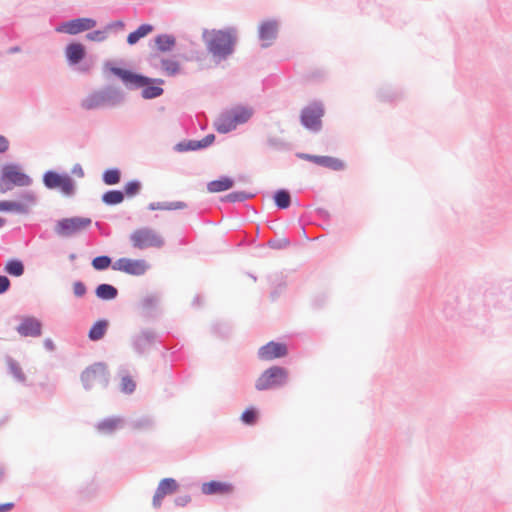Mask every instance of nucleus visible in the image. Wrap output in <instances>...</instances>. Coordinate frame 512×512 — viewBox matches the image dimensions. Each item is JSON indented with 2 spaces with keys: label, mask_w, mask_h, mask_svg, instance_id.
Listing matches in <instances>:
<instances>
[{
  "label": "nucleus",
  "mask_w": 512,
  "mask_h": 512,
  "mask_svg": "<svg viewBox=\"0 0 512 512\" xmlns=\"http://www.w3.org/2000/svg\"><path fill=\"white\" fill-rule=\"evenodd\" d=\"M105 66L128 90L142 89L141 96L145 100L156 99L164 94L161 86L165 81L161 78H151L131 69L117 67L111 62H107Z\"/></svg>",
  "instance_id": "obj_1"
},
{
  "label": "nucleus",
  "mask_w": 512,
  "mask_h": 512,
  "mask_svg": "<svg viewBox=\"0 0 512 512\" xmlns=\"http://www.w3.org/2000/svg\"><path fill=\"white\" fill-rule=\"evenodd\" d=\"M203 40L209 53L220 59H226L235 51L237 30L234 27L213 29L211 32L205 30Z\"/></svg>",
  "instance_id": "obj_2"
},
{
  "label": "nucleus",
  "mask_w": 512,
  "mask_h": 512,
  "mask_svg": "<svg viewBox=\"0 0 512 512\" xmlns=\"http://www.w3.org/2000/svg\"><path fill=\"white\" fill-rule=\"evenodd\" d=\"M125 93L122 89L113 85H107L87 95L81 101V107L85 110H96L100 108H114L122 105L125 101Z\"/></svg>",
  "instance_id": "obj_3"
},
{
  "label": "nucleus",
  "mask_w": 512,
  "mask_h": 512,
  "mask_svg": "<svg viewBox=\"0 0 512 512\" xmlns=\"http://www.w3.org/2000/svg\"><path fill=\"white\" fill-rule=\"evenodd\" d=\"M80 381L85 391H90L98 384L106 389L110 382V372L105 362H95L87 366L80 374Z\"/></svg>",
  "instance_id": "obj_4"
},
{
  "label": "nucleus",
  "mask_w": 512,
  "mask_h": 512,
  "mask_svg": "<svg viewBox=\"0 0 512 512\" xmlns=\"http://www.w3.org/2000/svg\"><path fill=\"white\" fill-rule=\"evenodd\" d=\"M288 370L282 366H271L264 370L255 381L257 391H267L285 386L288 382Z\"/></svg>",
  "instance_id": "obj_5"
},
{
  "label": "nucleus",
  "mask_w": 512,
  "mask_h": 512,
  "mask_svg": "<svg viewBox=\"0 0 512 512\" xmlns=\"http://www.w3.org/2000/svg\"><path fill=\"white\" fill-rule=\"evenodd\" d=\"M253 114L254 110L252 107L236 105L222 114V123L218 126L217 130L220 133H228L238 125L247 123Z\"/></svg>",
  "instance_id": "obj_6"
},
{
  "label": "nucleus",
  "mask_w": 512,
  "mask_h": 512,
  "mask_svg": "<svg viewBox=\"0 0 512 512\" xmlns=\"http://www.w3.org/2000/svg\"><path fill=\"white\" fill-rule=\"evenodd\" d=\"M43 185L49 190L58 189L64 196L72 197L76 193V182L67 173L48 170L42 176Z\"/></svg>",
  "instance_id": "obj_7"
},
{
  "label": "nucleus",
  "mask_w": 512,
  "mask_h": 512,
  "mask_svg": "<svg viewBox=\"0 0 512 512\" xmlns=\"http://www.w3.org/2000/svg\"><path fill=\"white\" fill-rule=\"evenodd\" d=\"M325 108L321 101L315 100L303 107L300 112L301 125L312 133H319L322 130V118Z\"/></svg>",
  "instance_id": "obj_8"
},
{
  "label": "nucleus",
  "mask_w": 512,
  "mask_h": 512,
  "mask_svg": "<svg viewBox=\"0 0 512 512\" xmlns=\"http://www.w3.org/2000/svg\"><path fill=\"white\" fill-rule=\"evenodd\" d=\"M0 181L3 183L1 192H7L13 186L26 187L32 184V178L23 172L19 165L9 163L5 164L1 169Z\"/></svg>",
  "instance_id": "obj_9"
},
{
  "label": "nucleus",
  "mask_w": 512,
  "mask_h": 512,
  "mask_svg": "<svg viewBox=\"0 0 512 512\" xmlns=\"http://www.w3.org/2000/svg\"><path fill=\"white\" fill-rule=\"evenodd\" d=\"M131 245L139 250L147 248H162L165 244L163 237L150 227L136 229L130 234Z\"/></svg>",
  "instance_id": "obj_10"
},
{
  "label": "nucleus",
  "mask_w": 512,
  "mask_h": 512,
  "mask_svg": "<svg viewBox=\"0 0 512 512\" xmlns=\"http://www.w3.org/2000/svg\"><path fill=\"white\" fill-rule=\"evenodd\" d=\"M92 223L88 217H68L56 221L54 232L61 238H70L88 228Z\"/></svg>",
  "instance_id": "obj_11"
},
{
  "label": "nucleus",
  "mask_w": 512,
  "mask_h": 512,
  "mask_svg": "<svg viewBox=\"0 0 512 512\" xmlns=\"http://www.w3.org/2000/svg\"><path fill=\"white\" fill-rule=\"evenodd\" d=\"M136 309L145 321H154L163 314L161 308V295L150 293L142 297L136 304Z\"/></svg>",
  "instance_id": "obj_12"
},
{
  "label": "nucleus",
  "mask_w": 512,
  "mask_h": 512,
  "mask_svg": "<svg viewBox=\"0 0 512 512\" xmlns=\"http://www.w3.org/2000/svg\"><path fill=\"white\" fill-rule=\"evenodd\" d=\"M158 335L151 328H141L130 337L131 348L137 356H144L150 347L157 342Z\"/></svg>",
  "instance_id": "obj_13"
},
{
  "label": "nucleus",
  "mask_w": 512,
  "mask_h": 512,
  "mask_svg": "<svg viewBox=\"0 0 512 512\" xmlns=\"http://www.w3.org/2000/svg\"><path fill=\"white\" fill-rule=\"evenodd\" d=\"M150 268V264L145 259L126 257L119 258L112 265L113 270L121 271L132 276H143Z\"/></svg>",
  "instance_id": "obj_14"
},
{
  "label": "nucleus",
  "mask_w": 512,
  "mask_h": 512,
  "mask_svg": "<svg viewBox=\"0 0 512 512\" xmlns=\"http://www.w3.org/2000/svg\"><path fill=\"white\" fill-rule=\"evenodd\" d=\"M97 22L93 18L82 17L61 22L55 28L58 33L76 35L85 31H89L96 26Z\"/></svg>",
  "instance_id": "obj_15"
},
{
  "label": "nucleus",
  "mask_w": 512,
  "mask_h": 512,
  "mask_svg": "<svg viewBox=\"0 0 512 512\" xmlns=\"http://www.w3.org/2000/svg\"><path fill=\"white\" fill-rule=\"evenodd\" d=\"M288 355V346L282 342L270 341L261 346L257 351V357L261 361H272L286 357Z\"/></svg>",
  "instance_id": "obj_16"
},
{
  "label": "nucleus",
  "mask_w": 512,
  "mask_h": 512,
  "mask_svg": "<svg viewBox=\"0 0 512 512\" xmlns=\"http://www.w3.org/2000/svg\"><path fill=\"white\" fill-rule=\"evenodd\" d=\"M216 137L214 134L210 133L206 135L201 140H183L175 144L173 147L174 151L178 153L190 152V151H200L208 148L215 141Z\"/></svg>",
  "instance_id": "obj_17"
},
{
  "label": "nucleus",
  "mask_w": 512,
  "mask_h": 512,
  "mask_svg": "<svg viewBox=\"0 0 512 512\" xmlns=\"http://www.w3.org/2000/svg\"><path fill=\"white\" fill-rule=\"evenodd\" d=\"M278 36V22L274 19L263 21L258 28V37L261 46L267 48L273 44Z\"/></svg>",
  "instance_id": "obj_18"
},
{
  "label": "nucleus",
  "mask_w": 512,
  "mask_h": 512,
  "mask_svg": "<svg viewBox=\"0 0 512 512\" xmlns=\"http://www.w3.org/2000/svg\"><path fill=\"white\" fill-rule=\"evenodd\" d=\"M16 331L22 337L37 338L42 335V323L36 317L25 316L21 323L16 327Z\"/></svg>",
  "instance_id": "obj_19"
},
{
  "label": "nucleus",
  "mask_w": 512,
  "mask_h": 512,
  "mask_svg": "<svg viewBox=\"0 0 512 512\" xmlns=\"http://www.w3.org/2000/svg\"><path fill=\"white\" fill-rule=\"evenodd\" d=\"M234 486L229 482L212 480L205 482L201 486V492L204 495H228L233 493Z\"/></svg>",
  "instance_id": "obj_20"
},
{
  "label": "nucleus",
  "mask_w": 512,
  "mask_h": 512,
  "mask_svg": "<svg viewBox=\"0 0 512 512\" xmlns=\"http://www.w3.org/2000/svg\"><path fill=\"white\" fill-rule=\"evenodd\" d=\"M86 53V47L80 42H70L65 48V56L70 66L80 64Z\"/></svg>",
  "instance_id": "obj_21"
},
{
  "label": "nucleus",
  "mask_w": 512,
  "mask_h": 512,
  "mask_svg": "<svg viewBox=\"0 0 512 512\" xmlns=\"http://www.w3.org/2000/svg\"><path fill=\"white\" fill-rule=\"evenodd\" d=\"M123 426V418L117 416H111L104 418L97 422L96 429L99 433L104 435H110L122 428Z\"/></svg>",
  "instance_id": "obj_22"
},
{
  "label": "nucleus",
  "mask_w": 512,
  "mask_h": 512,
  "mask_svg": "<svg viewBox=\"0 0 512 512\" xmlns=\"http://www.w3.org/2000/svg\"><path fill=\"white\" fill-rule=\"evenodd\" d=\"M118 376L121 378L120 391L124 394L130 395L136 390V382L129 374L127 365H120L117 371Z\"/></svg>",
  "instance_id": "obj_23"
},
{
  "label": "nucleus",
  "mask_w": 512,
  "mask_h": 512,
  "mask_svg": "<svg viewBox=\"0 0 512 512\" xmlns=\"http://www.w3.org/2000/svg\"><path fill=\"white\" fill-rule=\"evenodd\" d=\"M314 164L332 171H342L345 169V163L341 159L332 156L316 155Z\"/></svg>",
  "instance_id": "obj_24"
},
{
  "label": "nucleus",
  "mask_w": 512,
  "mask_h": 512,
  "mask_svg": "<svg viewBox=\"0 0 512 512\" xmlns=\"http://www.w3.org/2000/svg\"><path fill=\"white\" fill-rule=\"evenodd\" d=\"M235 184L233 178L229 176H220L207 184V190L210 193H219L231 189Z\"/></svg>",
  "instance_id": "obj_25"
},
{
  "label": "nucleus",
  "mask_w": 512,
  "mask_h": 512,
  "mask_svg": "<svg viewBox=\"0 0 512 512\" xmlns=\"http://www.w3.org/2000/svg\"><path fill=\"white\" fill-rule=\"evenodd\" d=\"M109 327V321L106 319L97 320L88 331V338L91 341H99L104 338Z\"/></svg>",
  "instance_id": "obj_26"
},
{
  "label": "nucleus",
  "mask_w": 512,
  "mask_h": 512,
  "mask_svg": "<svg viewBox=\"0 0 512 512\" xmlns=\"http://www.w3.org/2000/svg\"><path fill=\"white\" fill-rule=\"evenodd\" d=\"M118 289L108 283H101L95 289V295L97 298L103 301H111L117 298Z\"/></svg>",
  "instance_id": "obj_27"
},
{
  "label": "nucleus",
  "mask_w": 512,
  "mask_h": 512,
  "mask_svg": "<svg viewBox=\"0 0 512 512\" xmlns=\"http://www.w3.org/2000/svg\"><path fill=\"white\" fill-rule=\"evenodd\" d=\"M155 45L160 52H170L176 45V38L172 34H159L154 39Z\"/></svg>",
  "instance_id": "obj_28"
},
{
  "label": "nucleus",
  "mask_w": 512,
  "mask_h": 512,
  "mask_svg": "<svg viewBox=\"0 0 512 512\" xmlns=\"http://www.w3.org/2000/svg\"><path fill=\"white\" fill-rule=\"evenodd\" d=\"M154 30L153 25L144 23L141 24L136 30L130 32L127 36V43L129 45H135L140 39L147 36Z\"/></svg>",
  "instance_id": "obj_29"
},
{
  "label": "nucleus",
  "mask_w": 512,
  "mask_h": 512,
  "mask_svg": "<svg viewBox=\"0 0 512 512\" xmlns=\"http://www.w3.org/2000/svg\"><path fill=\"white\" fill-rule=\"evenodd\" d=\"M273 200L278 209L285 210L291 205V194L287 189H278L274 192Z\"/></svg>",
  "instance_id": "obj_30"
},
{
  "label": "nucleus",
  "mask_w": 512,
  "mask_h": 512,
  "mask_svg": "<svg viewBox=\"0 0 512 512\" xmlns=\"http://www.w3.org/2000/svg\"><path fill=\"white\" fill-rule=\"evenodd\" d=\"M4 271L10 276L21 277L25 272V266L22 260L11 258L6 262Z\"/></svg>",
  "instance_id": "obj_31"
},
{
  "label": "nucleus",
  "mask_w": 512,
  "mask_h": 512,
  "mask_svg": "<svg viewBox=\"0 0 512 512\" xmlns=\"http://www.w3.org/2000/svg\"><path fill=\"white\" fill-rule=\"evenodd\" d=\"M125 199V193L121 190H108L101 196V201L107 206H115L121 204Z\"/></svg>",
  "instance_id": "obj_32"
},
{
  "label": "nucleus",
  "mask_w": 512,
  "mask_h": 512,
  "mask_svg": "<svg viewBox=\"0 0 512 512\" xmlns=\"http://www.w3.org/2000/svg\"><path fill=\"white\" fill-rule=\"evenodd\" d=\"M187 207V204L183 201H172V202H151L148 205V210H181Z\"/></svg>",
  "instance_id": "obj_33"
},
{
  "label": "nucleus",
  "mask_w": 512,
  "mask_h": 512,
  "mask_svg": "<svg viewBox=\"0 0 512 512\" xmlns=\"http://www.w3.org/2000/svg\"><path fill=\"white\" fill-rule=\"evenodd\" d=\"M211 331L216 337L226 339L232 333V325L227 321H216L212 324Z\"/></svg>",
  "instance_id": "obj_34"
},
{
  "label": "nucleus",
  "mask_w": 512,
  "mask_h": 512,
  "mask_svg": "<svg viewBox=\"0 0 512 512\" xmlns=\"http://www.w3.org/2000/svg\"><path fill=\"white\" fill-rule=\"evenodd\" d=\"M0 212H16L19 214L27 215V208L17 201L1 200Z\"/></svg>",
  "instance_id": "obj_35"
},
{
  "label": "nucleus",
  "mask_w": 512,
  "mask_h": 512,
  "mask_svg": "<svg viewBox=\"0 0 512 512\" xmlns=\"http://www.w3.org/2000/svg\"><path fill=\"white\" fill-rule=\"evenodd\" d=\"M178 486L179 485L174 478H164L159 482L156 490L166 496L174 493L178 489Z\"/></svg>",
  "instance_id": "obj_36"
},
{
  "label": "nucleus",
  "mask_w": 512,
  "mask_h": 512,
  "mask_svg": "<svg viewBox=\"0 0 512 512\" xmlns=\"http://www.w3.org/2000/svg\"><path fill=\"white\" fill-rule=\"evenodd\" d=\"M102 181L106 185H116L121 181V171L118 168L106 169L102 174Z\"/></svg>",
  "instance_id": "obj_37"
},
{
  "label": "nucleus",
  "mask_w": 512,
  "mask_h": 512,
  "mask_svg": "<svg viewBox=\"0 0 512 512\" xmlns=\"http://www.w3.org/2000/svg\"><path fill=\"white\" fill-rule=\"evenodd\" d=\"M131 426L134 429L148 431L155 427V420L151 416H141L132 420Z\"/></svg>",
  "instance_id": "obj_38"
},
{
  "label": "nucleus",
  "mask_w": 512,
  "mask_h": 512,
  "mask_svg": "<svg viewBox=\"0 0 512 512\" xmlns=\"http://www.w3.org/2000/svg\"><path fill=\"white\" fill-rule=\"evenodd\" d=\"M91 265L96 271H105L109 267H112L113 262L110 256L99 255L92 259Z\"/></svg>",
  "instance_id": "obj_39"
},
{
  "label": "nucleus",
  "mask_w": 512,
  "mask_h": 512,
  "mask_svg": "<svg viewBox=\"0 0 512 512\" xmlns=\"http://www.w3.org/2000/svg\"><path fill=\"white\" fill-rule=\"evenodd\" d=\"M161 67L167 76L173 77L180 72V64L176 60L172 59H161Z\"/></svg>",
  "instance_id": "obj_40"
},
{
  "label": "nucleus",
  "mask_w": 512,
  "mask_h": 512,
  "mask_svg": "<svg viewBox=\"0 0 512 512\" xmlns=\"http://www.w3.org/2000/svg\"><path fill=\"white\" fill-rule=\"evenodd\" d=\"M37 195L32 190H26L19 194L18 203L23 204L27 208V214L30 213V207L37 204Z\"/></svg>",
  "instance_id": "obj_41"
},
{
  "label": "nucleus",
  "mask_w": 512,
  "mask_h": 512,
  "mask_svg": "<svg viewBox=\"0 0 512 512\" xmlns=\"http://www.w3.org/2000/svg\"><path fill=\"white\" fill-rule=\"evenodd\" d=\"M142 190V183L140 180L134 179L127 182L124 187L122 193H125V197L132 198L140 194Z\"/></svg>",
  "instance_id": "obj_42"
},
{
  "label": "nucleus",
  "mask_w": 512,
  "mask_h": 512,
  "mask_svg": "<svg viewBox=\"0 0 512 512\" xmlns=\"http://www.w3.org/2000/svg\"><path fill=\"white\" fill-rule=\"evenodd\" d=\"M240 419L245 425L253 426L259 419V411L255 407H248L243 411Z\"/></svg>",
  "instance_id": "obj_43"
},
{
  "label": "nucleus",
  "mask_w": 512,
  "mask_h": 512,
  "mask_svg": "<svg viewBox=\"0 0 512 512\" xmlns=\"http://www.w3.org/2000/svg\"><path fill=\"white\" fill-rule=\"evenodd\" d=\"M253 197V194L246 191H233L221 198L223 202L236 203L244 202Z\"/></svg>",
  "instance_id": "obj_44"
},
{
  "label": "nucleus",
  "mask_w": 512,
  "mask_h": 512,
  "mask_svg": "<svg viewBox=\"0 0 512 512\" xmlns=\"http://www.w3.org/2000/svg\"><path fill=\"white\" fill-rule=\"evenodd\" d=\"M7 364H8L10 373L13 375V377L17 381L22 382V383L26 381V376L23 373L20 365L12 357H9V356L7 357Z\"/></svg>",
  "instance_id": "obj_45"
},
{
  "label": "nucleus",
  "mask_w": 512,
  "mask_h": 512,
  "mask_svg": "<svg viewBox=\"0 0 512 512\" xmlns=\"http://www.w3.org/2000/svg\"><path fill=\"white\" fill-rule=\"evenodd\" d=\"M291 245L289 238H273L270 239L266 244H259V247H269L274 250H284Z\"/></svg>",
  "instance_id": "obj_46"
},
{
  "label": "nucleus",
  "mask_w": 512,
  "mask_h": 512,
  "mask_svg": "<svg viewBox=\"0 0 512 512\" xmlns=\"http://www.w3.org/2000/svg\"><path fill=\"white\" fill-rule=\"evenodd\" d=\"M267 145L276 151H286L290 149L289 143L276 136L268 137Z\"/></svg>",
  "instance_id": "obj_47"
},
{
  "label": "nucleus",
  "mask_w": 512,
  "mask_h": 512,
  "mask_svg": "<svg viewBox=\"0 0 512 512\" xmlns=\"http://www.w3.org/2000/svg\"><path fill=\"white\" fill-rule=\"evenodd\" d=\"M107 37H108V35H107L105 28L102 30H93L86 34L87 40L95 41V42H103L107 39Z\"/></svg>",
  "instance_id": "obj_48"
},
{
  "label": "nucleus",
  "mask_w": 512,
  "mask_h": 512,
  "mask_svg": "<svg viewBox=\"0 0 512 512\" xmlns=\"http://www.w3.org/2000/svg\"><path fill=\"white\" fill-rule=\"evenodd\" d=\"M326 75V71L322 69H316L308 74L307 79L314 82H320L326 78Z\"/></svg>",
  "instance_id": "obj_49"
},
{
  "label": "nucleus",
  "mask_w": 512,
  "mask_h": 512,
  "mask_svg": "<svg viewBox=\"0 0 512 512\" xmlns=\"http://www.w3.org/2000/svg\"><path fill=\"white\" fill-rule=\"evenodd\" d=\"M73 292L76 297H83L87 292L86 285L82 281H75L73 284Z\"/></svg>",
  "instance_id": "obj_50"
},
{
  "label": "nucleus",
  "mask_w": 512,
  "mask_h": 512,
  "mask_svg": "<svg viewBox=\"0 0 512 512\" xmlns=\"http://www.w3.org/2000/svg\"><path fill=\"white\" fill-rule=\"evenodd\" d=\"M11 287V281L6 275L0 274V295L5 294Z\"/></svg>",
  "instance_id": "obj_51"
},
{
  "label": "nucleus",
  "mask_w": 512,
  "mask_h": 512,
  "mask_svg": "<svg viewBox=\"0 0 512 512\" xmlns=\"http://www.w3.org/2000/svg\"><path fill=\"white\" fill-rule=\"evenodd\" d=\"M104 28L107 33L112 30H123L125 28V23L122 20H116L108 23Z\"/></svg>",
  "instance_id": "obj_52"
},
{
  "label": "nucleus",
  "mask_w": 512,
  "mask_h": 512,
  "mask_svg": "<svg viewBox=\"0 0 512 512\" xmlns=\"http://www.w3.org/2000/svg\"><path fill=\"white\" fill-rule=\"evenodd\" d=\"M191 502V496L186 494V495H179L177 496L175 499H174V503L176 506L178 507H185L186 505H188L189 503Z\"/></svg>",
  "instance_id": "obj_53"
},
{
  "label": "nucleus",
  "mask_w": 512,
  "mask_h": 512,
  "mask_svg": "<svg viewBox=\"0 0 512 512\" xmlns=\"http://www.w3.org/2000/svg\"><path fill=\"white\" fill-rule=\"evenodd\" d=\"M327 298V295L324 293L317 295L313 300V306L316 308L323 307L327 302Z\"/></svg>",
  "instance_id": "obj_54"
},
{
  "label": "nucleus",
  "mask_w": 512,
  "mask_h": 512,
  "mask_svg": "<svg viewBox=\"0 0 512 512\" xmlns=\"http://www.w3.org/2000/svg\"><path fill=\"white\" fill-rule=\"evenodd\" d=\"M164 497H165L164 495H162L160 492H158L156 490L154 493V496H153V501H152L153 507L159 508L162 505V500Z\"/></svg>",
  "instance_id": "obj_55"
},
{
  "label": "nucleus",
  "mask_w": 512,
  "mask_h": 512,
  "mask_svg": "<svg viewBox=\"0 0 512 512\" xmlns=\"http://www.w3.org/2000/svg\"><path fill=\"white\" fill-rule=\"evenodd\" d=\"M9 149V140L3 136L0 135V154L6 153Z\"/></svg>",
  "instance_id": "obj_56"
},
{
  "label": "nucleus",
  "mask_w": 512,
  "mask_h": 512,
  "mask_svg": "<svg viewBox=\"0 0 512 512\" xmlns=\"http://www.w3.org/2000/svg\"><path fill=\"white\" fill-rule=\"evenodd\" d=\"M72 174L80 177V178H83L84 177V170L82 168V166L77 163L73 166L72 170H71Z\"/></svg>",
  "instance_id": "obj_57"
},
{
  "label": "nucleus",
  "mask_w": 512,
  "mask_h": 512,
  "mask_svg": "<svg viewBox=\"0 0 512 512\" xmlns=\"http://www.w3.org/2000/svg\"><path fill=\"white\" fill-rule=\"evenodd\" d=\"M296 156L299 159L306 160V161L314 163V159H315L316 155L308 154V153H297Z\"/></svg>",
  "instance_id": "obj_58"
},
{
  "label": "nucleus",
  "mask_w": 512,
  "mask_h": 512,
  "mask_svg": "<svg viewBox=\"0 0 512 512\" xmlns=\"http://www.w3.org/2000/svg\"><path fill=\"white\" fill-rule=\"evenodd\" d=\"M378 97L383 101H393L395 96L390 93L385 94L383 91H379Z\"/></svg>",
  "instance_id": "obj_59"
},
{
  "label": "nucleus",
  "mask_w": 512,
  "mask_h": 512,
  "mask_svg": "<svg viewBox=\"0 0 512 512\" xmlns=\"http://www.w3.org/2000/svg\"><path fill=\"white\" fill-rule=\"evenodd\" d=\"M13 507H14L13 502L1 503L0 504V512H8L11 509H13Z\"/></svg>",
  "instance_id": "obj_60"
},
{
  "label": "nucleus",
  "mask_w": 512,
  "mask_h": 512,
  "mask_svg": "<svg viewBox=\"0 0 512 512\" xmlns=\"http://www.w3.org/2000/svg\"><path fill=\"white\" fill-rule=\"evenodd\" d=\"M316 214L319 217H321L322 219H328L329 216H330L329 212L326 209H324V208H317L316 209Z\"/></svg>",
  "instance_id": "obj_61"
},
{
  "label": "nucleus",
  "mask_w": 512,
  "mask_h": 512,
  "mask_svg": "<svg viewBox=\"0 0 512 512\" xmlns=\"http://www.w3.org/2000/svg\"><path fill=\"white\" fill-rule=\"evenodd\" d=\"M44 347L48 350V351H54L55 349V344L54 342L52 341V339L50 338H47L44 340Z\"/></svg>",
  "instance_id": "obj_62"
},
{
  "label": "nucleus",
  "mask_w": 512,
  "mask_h": 512,
  "mask_svg": "<svg viewBox=\"0 0 512 512\" xmlns=\"http://www.w3.org/2000/svg\"><path fill=\"white\" fill-rule=\"evenodd\" d=\"M202 305V297L200 295H196L193 299L192 306L200 307Z\"/></svg>",
  "instance_id": "obj_63"
},
{
  "label": "nucleus",
  "mask_w": 512,
  "mask_h": 512,
  "mask_svg": "<svg viewBox=\"0 0 512 512\" xmlns=\"http://www.w3.org/2000/svg\"><path fill=\"white\" fill-rule=\"evenodd\" d=\"M21 52V47L20 46H12L8 49V54H16V53H19Z\"/></svg>",
  "instance_id": "obj_64"
}]
</instances>
